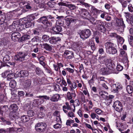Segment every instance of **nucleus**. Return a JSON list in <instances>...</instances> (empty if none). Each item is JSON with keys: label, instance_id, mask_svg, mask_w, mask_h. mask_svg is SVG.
Masks as SVG:
<instances>
[{"label": "nucleus", "instance_id": "obj_1", "mask_svg": "<svg viewBox=\"0 0 133 133\" xmlns=\"http://www.w3.org/2000/svg\"><path fill=\"white\" fill-rule=\"evenodd\" d=\"M9 109L11 112L9 114L10 118L14 119V118L17 117L18 113L17 112L18 110V106L16 104H13L11 105L9 107Z\"/></svg>", "mask_w": 133, "mask_h": 133}, {"label": "nucleus", "instance_id": "obj_2", "mask_svg": "<svg viewBox=\"0 0 133 133\" xmlns=\"http://www.w3.org/2000/svg\"><path fill=\"white\" fill-rule=\"evenodd\" d=\"M107 52L110 54H114L117 52L116 49L114 47V44L111 42H107L105 44Z\"/></svg>", "mask_w": 133, "mask_h": 133}, {"label": "nucleus", "instance_id": "obj_3", "mask_svg": "<svg viewBox=\"0 0 133 133\" xmlns=\"http://www.w3.org/2000/svg\"><path fill=\"white\" fill-rule=\"evenodd\" d=\"M24 27L23 24H19V22H14L10 26V29L12 31H20L23 29Z\"/></svg>", "mask_w": 133, "mask_h": 133}, {"label": "nucleus", "instance_id": "obj_4", "mask_svg": "<svg viewBox=\"0 0 133 133\" xmlns=\"http://www.w3.org/2000/svg\"><path fill=\"white\" fill-rule=\"evenodd\" d=\"M96 29L100 30L101 32H104L105 31V29L104 26V24H107L105 22H103L100 20L96 21Z\"/></svg>", "mask_w": 133, "mask_h": 133}, {"label": "nucleus", "instance_id": "obj_5", "mask_svg": "<svg viewBox=\"0 0 133 133\" xmlns=\"http://www.w3.org/2000/svg\"><path fill=\"white\" fill-rule=\"evenodd\" d=\"M46 127V124L44 123H38L35 125V128L36 131L41 132L45 130Z\"/></svg>", "mask_w": 133, "mask_h": 133}, {"label": "nucleus", "instance_id": "obj_6", "mask_svg": "<svg viewBox=\"0 0 133 133\" xmlns=\"http://www.w3.org/2000/svg\"><path fill=\"white\" fill-rule=\"evenodd\" d=\"M91 31L89 29H87L82 31L80 34L81 38L83 39L87 38L91 35Z\"/></svg>", "mask_w": 133, "mask_h": 133}, {"label": "nucleus", "instance_id": "obj_7", "mask_svg": "<svg viewBox=\"0 0 133 133\" xmlns=\"http://www.w3.org/2000/svg\"><path fill=\"white\" fill-rule=\"evenodd\" d=\"M113 107L117 111L120 112L122 111L123 109L122 104L118 101H117L114 103Z\"/></svg>", "mask_w": 133, "mask_h": 133}, {"label": "nucleus", "instance_id": "obj_8", "mask_svg": "<svg viewBox=\"0 0 133 133\" xmlns=\"http://www.w3.org/2000/svg\"><path fill=\"white\" fill-rule=\"evenodd\" d=\"M27 56L26 54L24 53H19L17 55H16L14 57V59L18 61H22L24 60H26L25 57Z\"/></svg>", "mask_w": 133, "mask_h": 133}, {"label": "nucleus", "instance_id": "obj_9", "mask_svg": "<svg viewBox=\"0 0 133 133\" xmlns=\"http://www.w3.org/2000/svg\"><path fill=\"white\" fill-rule=\"evenodd\" d=\"M90 11L92 16L95 18H97V16L102 12L101 11L98 10L94 6H92Z\"/></svg>", "mask_w": 133, "mask_h": 133}, {"label": "nucleus", "instance_id": "obj_10", "mask_svg": "<svg viewBox=\"0 0 133 133\" xmlns=\"http://www.w3.org/2000/svg\"><path fill=\"white\" fill-rule=\"evenodd\" d=\"M60 5L68 7L71 10H74L76 8L75 6L73 4H70L69 2H61L58 3Z\"/></svg>", "mask_w": 133, "mask_h": 133}, {"label": "nucleus", "instance_id": "obj_11", "mask_svg": "<svg viewBox=\"0 0 133 133\" xmlns=\"http://www.w3.org/2000/svg\"><path fill=\"white\" fill-rule=\"evenodd\" d=\"M111 87L112 89V91L114 93L117 92L118 89H122V85L119 83H117L115 84L112 85Z\"/></svg>", "mask_w": 133, "mask_h": 133}, {"label": "nucleus", "instance_id": "obj_12", "mask_svg": "<svg viewBox=\"0 0 133 133\" xmlns=\"http://www.w3.org/2000/svg\"><path fill=\"white\" fill-rule=\"evenodd\" d=\"M105 65L107 69L110 71L112 70L115 67V65L110 59L106 60Z\"/></svg>", "mask_w": 133, "mask_h": 133}, {"label": "nucleus", "instance_id": "obj_13", "mask_svg": "<svg viewBox=\"0 0 133 133\" xmlns=\"http://www.w3.org/2000/svg\"><path fill=\"white\" fill-rule=\"evenodd\" d=\"M79 14L82 16H84V17L85 18H89L90 16V15L89 12L83 8L80 9Z\"/></svg>", "mask_w": 133, "mask_h": 133}, {"label": "nucleus", "instance_id": "obj_14", "mask_svg": "<svg viewBox=\"0 0 133 133\" xmlns=\"http://www.w3.org/2000/svg\"><path fill=\"white\" fill-rule=\"evenodd\" d=\"M39 20L44 25L48 26H51L52 23L49 22L46 16H44L40 18Z\"/></svg>", "mask_w": 133, "mask_h": 133}, {"label": "nucleus", "instance_id": "obj_15", "mask_svg": "<svg viewBox=\"0 0 133 133\" xmlns=\"http://www.w3.org/2000/svg\"><path fill=\"white\" fill-rule=\"evenodd\" d=\"M63 56L65 58L71 59L74 57V54L72 51L66 50L64 52Z\"/></svg>", "mask_w": 133, "mask_h": 133}, {"label": "nucleus", "instance_id": "obj_16", "mask_svg": "<svg viewBox=\"0 0 133 133\" xmlns=\"http://www.w3.org/2000/svg\"><path fill=\"white\" fill-rule=\"evenodd\" d=\"M120 57H121V58L123 61H127L128 60V56L127 53L122 49H120Z\"/></svg>", "mask_w": 133, "mask_h": 133}, {"label": "nucleus", "instance_id": "obj_17", "mask_svg": "<svg viewBox=\"0 0 133 133\" xmlns=\"http://www.w3.org/2000/svg\"><path fill=\"white\" fill-rule=\"evenodd\" d=\"M61 41V39L59 37H52L50 38L49 42L52 44H55L58 42Z\"/></svg>", "mask_w": 133, "mask_h": 133}, {"label": "nucleus", "instance_id": "obj_18", "mask_svg": "<svg viewBox=\"0 0 133 133\" xmlns=\"http://www.w3.org/2000/svg\"><path fill=\"white\" fill-rule=\"evenodd\" d=\"M65 24L69 26L71 23L75 22L76 20L70 16H66L65 18Z\"/></svg>", "mask_w": 133, "mask_h": 133}, {"label": "nucleus", "instance_id": "obj_19", "mask_svg": "<svg viewBox=\"0 0 133 133\" xmlns=\"http://www.w3.org/2000/svg\"><path fill=\"white\" fill-rule=\"evenodd\" d=\"M20 36L21 35L19 32H14L11 35V38L14 41H16L20 37Z\"/></svg>", "mask_w": 133, "mask_h": 133}, {"label": "nucleus", "instance_id": "obj_20", "mask_svg": "<svg viewBox=\"0 0 133 133\" xmlns=\"http://www.w3.org/2000/svg\"><path fill=\"white\" fill-rule=\"evenodd\" d=\"M60 97L59 95L56 94L50 96V100L52 102H57L59 99Z\"/></svg>", "mask_w": 133, "mask_h": 133}, {"label": "nucleus", "instance_id": "obj_21", "mask_svg": "<svg viewBox=\"0 0 133 133\" xmlns=\"http://www.w3.org/2000/svg\"><path fill=\"white\" fill-rule=\"evenodd\" d=\"M62 30V28L61 26H60L57 25L55 27H52V30L54 32H51L52 33L54 34H57L60 32Z\"/></svg>", "mask_w": 133, "mask_h": 133}, {"label": "nucleus", "instance_id": "obj_22", "mask_svg": "<svg viewBox=\"0 0 133 133\" xmlns=\"http://www.w3.org/2000/svg\"><path fill=\"white\" fill-rule=\"evenodd\" d=\"M16 131L17 133H22L23 131V129L22 128H12L10 129L9 130V132L10 133H13L14 131Z\"/></svg>", "mask_w": 133, "mask_h": 133}, {"label": "nucleus", "instance_id": "obj_23", "mask_svg": "<svg viewBox=\"0 0 133 133\" xmlns=\"http://www.w3.org/2000/svg\"><path fill=\"white\" fill-rule=\"evenodd\" d=\"M28 75V71L26 70H22L18 73L17 76L19 77H25L27 76Z\"/></svg>", "mask_w": 133, "mask_h": 133}, {"label": "nucleus", "instance_id": "obj_24", "mask_svg": "<svg viewBox=\"0 0 133 133\" xmlns=\"http://www.w3.org/2000/svg\"><path fill=\"white\" fill-rule=\"evenodd\" d=\"M27 18H24L22 19V22L23 23L25 24V26L26 28H28L31 26L32 25V23L28 21L27 22H26V21H28Z\"/></svg>", "mask_w": 133, "mask_h": 133}, {"label": "nucleus", "instance_id": "obj_25", "mask_svg": "<svg viewBox=\"0 0 133 133\" xmlns=\"http://www.w3.org/2000/svg\"><path fill=\"white\" fill-rule=\"evenodd\" d=\"M116 24L118 26H121L123 27H124V24L123 21L122 19H119L117 18H115Z\"/></svg>", "mask_w": 133, "mask_h": 133}, {"label": "nucleus", "instance_id": "obj_26", "mask_svg": "<svg viewBox=\"0 0 133 133\" xmlns=\"http://www.w3.org/2000/svg\"><path fill=\"white\" fill-rule=\"evenodd\" d=\"M110 72L107 68H104L101 69L100 72L103 75L109 74Z\"/></svg>", "mask_w": 133, "mask_h": 133}, {"label": "nucleus", "instance_id": "obj_27", "mask_svg": "<svg viewBox=\"0 0 133 133\" xmlns=\"http://www.w3.org/2000/svg\"><path fill=\"white\" fill-rule=\"evenodd\" d=\"M93 109L97 115H100L102 114L103 111L99 108L95 107L93 108Z\"/></svg>", "mask_w": 133, "mask_h": 133}, {"label": "nucleus", "instance_id": "obj_28", "mask_svg": "<svg viewBox=\"0 0 133 133\" xmlns=\"http://www.w3.org/2000/svg\"><path fill=\"white\" fill-rule=\"evenodd\" d=\"M36 97L41 99L42 100V103H43L44 102V99L49 100L50 99V98L49 96L46 95L39 96H37Z\"/></svg>", "mask_w": 133, "mask_h": 133}, {"label": "nucleus", "instance_id": "obj_29", "mask_svg": "<svg viewBox=\"0 0 133 133\" xmlns=\"http://www.w3.org/2000/svg\"><path fill=\"white\" fill-rule=\"evenodd\" d=\"M21 121L23 123L27 122L29 120V118L26 115H23L21 118Z\"/></svg>", "mask_w": 133, "mask_h": 133}, {"label": "nucleus", "instance_id": "obj_30", "mask_svg": "<svg viewBox=\"0 0 133 133\" xmlns=\"http://www.w3.org/2000/svg\"><path fill=\"white\" fill-rule=\"evenodd\" d=\"M100 95L104 99H107L108 96V93L104 91H101L99 92Z\"/></svg>", "mask_w": 133, "mask_h": 133}, {"label": "nucleus", "instance_id": "obj_31", "mask_svg": "<svg viewBox=\"0 0 133 133\" xmlns=\"http://www.w3.org/2000/svg\"><path fill=\"white\" fill-rule=\"evenodd\" d=\"M16 82L14 80H11L9 83L10 86L12 88H15L16 86Z\"/></svg>", "mask_w": 133, "mask_h": 133}, {"label": "nucleus", "instance_id": "obj_32", "mask_svg": "<svg viewBox=\"0 0 133 133\" xmlns=\"http://www.w3.org/2000/svg\"><path fill=\"white\" fill-rule=\"evenodd\" d=\"M31 81L29 79L27 80L25 82L24 85V88L27 89V88L29 87L31 85Z\"/></svg>", "mask_w": 133, "mask_h": 133}, {"label": "nucleus", "instance_id": "obj_33", "mask_svg": "<svg viewBox=\"0 0 133 133\" xmlns=\"http://www.w3.org/2000/svg\"><path fill=\"white\" fill-rule=\"evenodd\" d=\"M44 48L46 50L50 51L51 50V47L47 43H44L43 44Z\"/></svg>", "mask_w": 133, "mask_h": 133}, {"label": "nucleus", "instance_id": "obj_34", "mask_svg": "<svg viewBox=\"0 0 133 133\" xmlns=\"http://www.w3.org/2000/svg\"><path fill=\"white\" fill-rule=\"evenodd\" d=\"M126 90L128 92L129 94L132 93L133 91L132 88L130 85H128L127 87Z\"/></svg>", "mask_w": 133, "mask_h": 133}, {"label": "nucleus", "instance_id": "obj_35", "mask_svg": "<svg viewBox=\"0 0 133 133\" xmlns=\"http://www.w3.org/2000/svg\"><path fill=\"white\" fill-rule=\"evenodd\" d=\"M90 116L92 119H94L95 118H96L97 119L99 120V116L95 113H91L90 115Z\"/></svg>", "mask_w": 133, "mask_h": 133}, {"label": "nucleus", "instance_id": "obj_36", "mask_svg": "<svg viewBox=\"0 0 133 133\" xmlns=\"http://www.w3.org/2000/svg\"><path fill=\"white\" fill-rule=\"evenodd\" d=\"M10 59V57L8 55H5L3 58V61L5 63L7 62Z\"/></svg>", "mask_w": 133, "mask_h": 133}, {"label": "nucleus", "instance_id": "obj_37", "mask_svg": "<svg viewBox=\"0 0 133 133\" xmlns=\"http://www.w3.org/2000/svg\"><path fill=\"white\" fill-rule=\"evenodd\" d=\"M42 38L43 40L45 42L48 41L49 39L50 40V39L49 36L45 35L42 36Z\"/></svg>", "mask_w": 133, "mask_h": 133}, {"label": "nucleus", "instance_id": "obj_38", "mask_svg": "<svg viewBox=\"0 0 133 133\" xmlns=\"http://www.w3.org/2000/svg\"><path fill=\"white\" fill-rule=\"evenodd\" d=\"M89 44L91 46V49L92 50H94L95 49V45L92 41H90Z\"/></svg>", "mask_w": 133, "mask_h": 133}, {"label": "nucleus", "instance_id": "obj_39", "mask_svg": "<svg viewBox=\"0 0 133 133\" xmlns=\"http://www.w3.org/2000/svg\"><path fill=\"white\" fill-rule=\"evenodd\" d=\"M74 104H73L74 109H73L72 110L74 112L75 110V105H76V106H78L80 105L79 102L78 100H75L74 102Z\"/></svg>", "mask_w": 133, "mask_h": 133}, {"label": "nucleus", "instance_id": "obj_40", "mask_svg": "<svg viewBox=\"0 0 133 133\" xmlns=\"http://www.w3.org/2000/svg\"><path fill=\"white\" fill-rule=\"evenodd\" d=\"M14 77V76L13 73L10 74L9 72L8 73V75L7 76V80L8 81L10 80Z\"/></svg>", "mask_w": 133, "mask_h": 133}, {"label": "nucleus", "instance_id": "obj_41", "mask_svg": "<svg viewBox=\"0 0 133 133\" xmlns=\"http://www.w3.org/2000/svg\"><path fill=\"white\" fill-rule=\"evenodd\" d=\"M84 87V90H83V92L85 95H87L88 96H89V94L87 89L86 86L85 85H83Z\"/></svg>", "mask_w": 133, "mask_h": 133}, {"label": "nucleus", "instance_id": "obj_42", "mask_svg": "<svg viewBox=\"0 0 133 133\" xmlns=\"http://www.w3.org/2000/svg\"><path fill=\"white\" fill-rule=\"evenodd\" d=\"M116 69L118 71H121L123 69V67L119 63H117Z\"/></svg>", "mask_w": 133, "mask_h": 133}, {"label": "nucleus", "instance_id": "obj_43", "mask_svg": "<svg viewBox=\"0 0 133 133\" xmlns=\"http://www.w3.org/2000/svg\"><path fill=\"white\" fill-rule=\"evenodd\" d=\"M128 38V40L130 44L133 47V37L131 36H129Z\"/></svg>", "mask_w": 133, "mask_h": 133}, {"label": "nucleus", "instance_id": "obj_44", "mask_svg": "<svg viewBox=\"0 0 133 133\" xmlns=\"http://www.w3.org/2000/svg\"><path fill=\"white\" fill-rule=\"evenodd\" d=\"M28 115L29 117H32L34 115V112L32 110H30L27 112Z\"/></svg>", "mask_w": 133, "mask_h": 133}, {"label": "nucleus", "instance_id": "obj_45", "mask_svg": "<svg viewBox=\"0 0 133 133\" xmlns=\"http://www.w3.org/2000/svg\"><path fill=\"white\" fill-rule=\"evenodd\" d=\"M74 122V121L73 120H67L66 121V124L68 126H70L71 123H73Z\"/></svg>", "mask_w": 133, "mask_h": 133}, {"label": "nucleus", "instance_id": "obj_46", "mask_svg": "<svg viewBox=\"0 0 133 133\" xmlns=\"http://www.w3.org/2000/svg\"><path fill=\"white\" fill-rule=\"evenodd\" d=\"M117 39L118 40V41L119 42L120 44H122L124 42V40L123 38L119 36Z\"/></svg>", "mask_w": 133, "mask_h": 133}, {"label": "nucleus", "instance_id": "obj_47", "mask_svg": "<svg viewBox=\"0 0 133 133\" xmlns=\"http://www.w3.org/2000/svg\"><path fill=\"white\" fill-rule=\"evenodd\" d=\"M79 2L82 4L84 5L85 7H89L90 5L88 3H85L84 2L85 0H78Z\"/></svg>", "mask_w": 133, "mask_h": 133}, {"label": "nucleus", "instance_id": "obj_48", "mask_svg": "<svg viewBox=\"0 0 133 133\" xmlns=\"http://www.w3.org/2000/svg\"><path fill=\"white\" fill-rule=\"evenodd\" d=\"M120 3H121L123 7H125L127 5V2L125 0H122Z\"/></svg>", "mask_w": 133, "mask_h": 133}, {"label": "nucleus", "instance_id": "obj_49", "mask_svg": "<svg viewBox=\"0 0 133 133\" xmlns=\"http://www.w3.org/2000/svg\"><path fill=\"white\" fill-rule=\"evenodd\" d=\"M110 36L112 38H117L119 35H118L116 34L115 33H112L110 35Z\"/></svg>", "mask_w": 133, "mask_h": 133}, {"label": "nucleus", "instance_id": "obj_50", "mask_svg": "<svg viewBox=\"0 0 133 133\" xmlns=\"http://www.w3.org/2000/svg\"><path fill=\"white\" fill-rule=\"evenodd\" d=\"M71 84V85L70 86L71 89L72 90L73 89H75L77 87L76 83L75 82Z\"/></svg>", "mask_w": 133, "mask_h": 133}, {"label": "nucleus", "instance_id": "obj_51", "mask_svg": "<svg viewBox=\"0 0 133 133\" xmlns=\"http://www.w3.org/2000/svg\"><path fill=\"white\" fill-rule=\"evenodd\" d=\"M129 11L131 13L133 14V7L131 4H129L128 7Z\"/></svg>", "mask_w": 133, "mask_h": 133}, {"label": "nucleus", "instance_id": "obj_52", "mask_svg": "<svg viewBox=\"0 0 133 133\" xmlns=\"http://www.w3.org/2000/svg\"><path fill=\"white\" fill-rule=\"evenodd\" d=\"M61 127V125L58 123L56 124L53 125L54 128L56 129L60 128Z\"/></svg>", "mask_w": 133, "mask_h": 133}, {"label": "nucleus", "instance_id": "obj_53", "mask_svg": "<svg viewBox=\"0 0 133 133\" xmlns=\"http://www.w3.org/2000/svg\"><path fill=\"white\" fill-rule=\"evenodd\" d=\"M18 94L19 97H22L24 95L25 93L23 91H18Z\"/></svg>", "mask_w": 133, "mask_h": 133}, {"label": "nucleus", "instance_id": "obj_54", "mask_svg": "<svg viewBox=\"0 0 133 133\" xmlns=\"http://www.w3.org/2000/svg\"><path fill=\"white\" fill-rule=\"evenodd\" d=\"M36 73L38 75H40L43 73V71L41 70L39 68H36Z\"/></svg>", "mask_w": 133, "mask_h": 133}, {"label": "nucleus", "instance_id": "obj_55", "mask_svg": "<svg viewBox=\"0 0 133 133\" xmlns=\"http://www.w3.org/2000/svg\"><path fill=\"white\" fill-rule=\"evenodd\" d=\"M94 106V105L92 102L91 101H89L88 102V107L89 109H92Z\"/></svg>", "mask_w": 133, "mask_h": 133}, {"label": "nucleus", "instance_id": "obj_56", "mask_svg": "<svg viewBox=\"0 0 133 133\" xmlns=\"http://www.w3.org/2000/svg\"><path fill=\"white\" fill-rule=\"evenodd\" d=\"M6 98L3 94L0 93V102L3 101Z\"/></svg>", "mask_w": 133, "mask_h": 133}, {"label": "nucleus", "instance_id": "obj_57", "mask_svg": "<svg viewBox=\"0 0 133 133\" xmlns=\"http://www.w3.org/2000/svg\"><path fill=\"white\" fill-rule=\"evenodd\" d=\"M44 114L42 112H40L39 113L38 115V118H42L44 116Z\"/></svg>", "mask_w": 133, "mask_h": 133}, {"label": "nucleus", "instance_id": "obj_58", "mask_svg": "<svg viewBox=\"0 0 133 133\" xmlns=\"http://www.w3.org/2000/svg\"><path fill=\"white\" fill-rule=\"evenodd\" d=\"M53 65L55 70L56 71H58L59 70H60V68L57 64H54Z\"/></svg>", "mask_w": 133, "mask_h": 133}, {"label": "nucleus", "instance_id": "obj_59", "mask_svg": "<svg viewBox=\"0 0 133 133\" xmlns=\"http://www.w3.org/2000/svg\"><path fill=\"white\" fill-rule=\"evenodd\" d=\"M54 88L55 90L56 91H59L60 90L59 86V85L57 84H56L55 85L54 87Z\"/></svg>", "mask_w": 133, "mask_h": 133}, {"label": "nucleus", "instance_id": "obj_60", "mask_svg": "<svg viewBox=\"0 0 133 133\" xmlns=\"http://www.w3.org/2000/svg\"><path fill=\"white\" fill-rule=\"evenodd\" d=\"M8 107L6 105L4 106L2 108V110L3 111H6L8 110Z\"/></svg>", "mask_w": 133, "mask_h": 133}, {"label": "nucleus", "instance_id": "obj_61", "mask_svg": "<svg viewBox=\"0 0 133 133\" xmlns=\"http://www.w3.org/2000/svg\"><path fill=\"white\" fill-rule=\"evenodd\" d=\"M39 99H34L33 102V103L34 106H37L38 104V101Z\"/></svg>", "mask_w": 133, "mask_h": 133}, {"label": "nucleus", "instance_id": "obj_62", "mask_svg": "<svg viewBox=\"0 0 133 133\" xmlns=\"http://www.w3.org/2000/svg\"><path fill=\"white\" fill-rule=\"evenodd\" d=\"M35 18V16L34 15H31L30 16L28 17L29 19V21H32L34 20Z\"/></svg>", "mask_w": 133, "mask_h": 133}, {"label": "nucleus", "instance_id": "obj_63", "mask_svg": "<svg viewBox=\"0 0 133 133\" xmlns=\"http://www.w3.org/2000/svg\"><path fill=\"white\" fill-rule=\"evenodd\" d=\"M8 72L9 71H6L5 72L3 73L2 74V77L4 78L7 77V76L8 75Z\"/></svg>", "mask_w": 133, "mask_h": 133}, {"label": "nucleus", "instance_id": "obj_64", "mask_svg": "<svg viewBox=\"0 0 133 133\" xmlns=\"http://www.w3.org/2000/svg\"><path fill=\"white\" fill-rule=\"evenodd\" d=\"M38 40L39 37L38 36H36L32 39L31 41L32 42H35V41H37Z\"/></svg>", "mask_w": 133, "mask_h": 133}]
</instances>
